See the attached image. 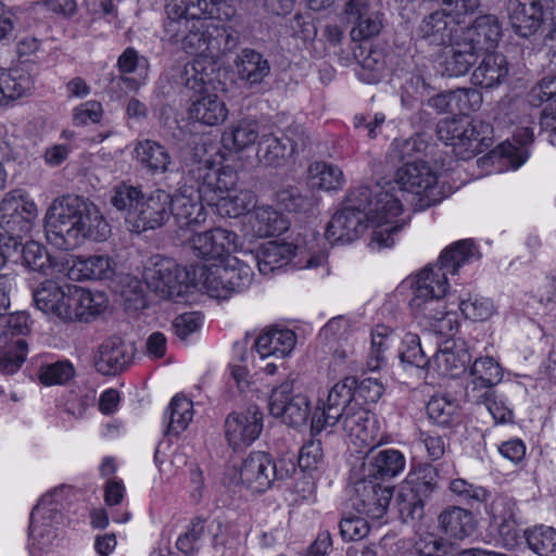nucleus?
<instances>
[{
	"label": "nucleus",
	"instance_id": "nucleus-7",
	"mask_svg": "<svg viewBox=\"0 0 556 556\" xmlns=\"http://www.w3.org/2000/svg\"><path fill=\"white\" fill-rule=\"evenodd\" d=\"M438 138L453 148L456 156L469 160L493 144V126L484 121L459 116L439 122Z\"/></svg>",
	"mask_w": 556,
	"mask_h": 556
},
{
	"label": "nucleus",
	"instance_id": "nucleus-12",
	"mask_svg": "<svg viewBox=\"0 0 556 556\" xmlns=\"http://www.w3.org/2000/svg\"><path fill=\"white\" fill-rule=\"evenodd\" d=\"M37 217L35 201L20 190L7 193L0 203V226L13 238L30 232Z\"/></svg>",
	"mask_w": 556,
	"mask_h": 556
},
{
	"label": "nucleus",
	"instance_id": "nucleus-64",
	"mask_svg": "<svg viewBox=\"0 0 556 556\" xmlns=\"http://www.w3.org/2000/svg\"><path fill=\"white\" fill-rule=\"evenodd\" d=\"M400 357L403 362L415 365L417 367H421L427 363L426 356L420 346V339L418 334L407 332L404 336L400 351Z\"/></svg>",
	"mask_w": 556,
	"mask_h": 556
},
{
	"label": "nucleus",
	"instance_id": "nucleus-59",
	"mask_svg": "<svg viewBox=\"0 0 556 556\" xmlns=\"http://www.w3.org/2000/svg\"><path fill=\"white\" fill-rule=\"evenodd\" d=\"M168 432L174 435L185 431L193 418V403L185 395H176L169 404Z\"/></svg>",
	"mask_w": 556,
	"mask_h": 556
},
{
	"label": "nucleus",
	"instance_id": "nucleus-14",
	"mask_svg": "<svg viewBox=\"0 0 556 556\" xmlns=\"http://www.w3.org/2000/svg\"><path fill=\"white\" fill-rule=\"evenodd\" d=\"M170 200L172 194L163 189L143 193L137 208L124 216L127 228L136 233L160 228L169 219Z\"/></svg>",
	"mask_w": 556,
	"mask_h": 556
},
{
	"label": "nucleus",
	"instance_id": "nucleus-41",
	"mask_svg": "<svg viewBox=\"0 0 556 556\" xmlns=\"http://www.w3.org/2000/svg\"><path fill=\"white\" fill-rule=\"evenodd\" d=\"M291 244L285 241H269L262 245L256 255L244 253L251 262L256 263L262 275H269L275 269L289 265Z\"/></svg>",
	"mask_w": 556,
	"mask_h": 556
},
{
	"label": "nucleus",
	"instance_id": "nucleus-1",
	"mask_svg": "<svg viewBox=\"0 0 556 556\" xmlns=\"http://www.w3.org/2000/svg\"><path fill=\"white\" fill-rule=\"evenodd\" d=\"M223 0H166L165 11L169 22L166 30L181 40L186 53L198 61L211 64L216 72V56L220 50L225 30L213 20H222Z\"/></svg>",
	"mask_w": 556,
	"mask_h": 556
},
{
	"label": "nucleus",
	"instance_id": "nucleus-26",
	"mask_svg": "<svg viewBox=\"0 0 556 556\" xmlns=\"http://www.w3.org/2000/svg\"><path fill=\"white\" fill-rule=\"evenodd\" d=\"M460 36L479 54L494 51L502 38V25L495 15H480L475 18L470 26L460 29Z\"/></svg>",
	"mask_w": 556,
	"mask_h": 556
},
{
	"label": "nucleus",
	"instance_id": "nucleus-32",
	"mask_svg": "<svg viewBox=\"0 0 556 556\" xmlns=\"http://www.w3.org/2000/svg\"><path fill=\"white\" fill-rule=\"evenodd\" d=\"M22 264L29 270L51 279H61L66 269L65 260L51 256L46 248L36 241H28L23 245Z\"/></svg>",
	"mask_w": 556,
	"mask_h": 556
},
{
	"label": "nucleus",
	"instance_id": "nucleus-39",
	"mask_svg": "<svg viewBox=\"0 0 556 556\" xmlns=\"http://www.w3.org/2000/svg\"><path fill=\"white\" fill-rule=\"evenodd\" d=\"M439 526L447 539L464 540L473 533L476 519L470 510L451 506L439 515Z\"/></svg>",
	"mask_w": 556,
	"mask_h": 556
},
{
	"label": "nucleus",
	"instance_id": "nucleus-10",
	"mask_svg": "<svg viewBox=\"0 0 556 556\" xmlns=\"http://www.w3.org/2000/svg\"><path fill=\"white\" fill-rule=\"evenodd\" d=\"M80 286L46 279L34 291V301L38 309L63 323H79V308L84 298L79 294Z\"/></svg>",
	"mask_w": 556,
	"mask_h": 556
},
{
	"label": "nucleus",
	"instance_id": "nucleus-8",
	"mask_svg": "<svg viewBox=\"0 0 556 556\" xmlns=\"http://www.w3.org/2000/svg\"><path fill=\"white\" fill-rule=\"evenodd\" d=\"M276 478L273 455L265 451H252L240 466L226 467L222 481L228 489L243 486L252 493H263L271 488Z\"/></svg>",
	"mask_w": 556,
	"mask_h": 556
},
{
	"label": "nucleus",
	"instance_id": "nucleus-13",
	"mask_svg": "<svg viewBox=\"0 0 556 556\" xmlns=\"http://www.w3.org/2000/svg\"><path fill=\"white\" fill-rule=\"evenodd\" d=\"M197 167L190 173L198 182L197 189L184 185L172 194L169 216L173 215L180 230L195 231L206 220L205 202L201 192V180L195 175Z\"/></svg>",
	"mask_w": 556,
	"mask_h": 556
},
{
	"label": "nucleus",
	"instance_id": "nucleus-45",
	"mask_svg": "<svg viewBox=\"0 0 556 556\" xmlns=\"http://www.w3.org/2000/svg\"><path fill=\"white\" fill-rule=\"evenodd\" d=\"M481 257L471 240H460L447 247L440 255L439 264L448 275H456L465 265L479 261Z\"/></svg>",
	"mask_w": 556,
	"mask_h": 556
},
{
	"label": "nucleus",
	"instance_id": "nucleus-52",
	"mask_svg": "<svg viewBox=\"0 0 556 556\" xmlns=\"http://www.w3.org/2000/svg\"><path fill=\"white\" fill-rule=\"evenodd\" d=\"M529 548L539 556H556V529L540 525L525 530Z\"/></svg>",
	"mask_w": 556,
	"mask_h": 556
},
{
	"label": "nucleus",
	"instance_id": "nucleus-9",
	"mask_svg": "<svg viewBox=\"0 0 556 556\" xmlns=\"http://www.w3.org/2000/svg\"><path fill=\"white\" fill-rule=\"evenodd\" d=\"M393 180L419 210L435 205L444 198L438 175L425 161L404 163L396 169Z\"/></svg>",
	"mask_w": 556,
	"mask_h": 556
},
{
	"label": "nucleus",
	"instance_id": "nucleus-60",
	"mask_svg": "<svg viewBox=\"0 0 556 556\" xmlns=\"http://www.w3.org/2000/svg\"><path fill=\"white\" fill-rule=\"evenodd\" d=\"M28 346L26 341L0 344V372L12 375L16 372L26 361Z\"/></svg>",
	"mask_w": 556,
	"mask_h": 556
},
{
	"label": "nucleus",
	"instance_id": "nucleus-43",
	"mask_svg": "<svg viewBox=\"0 0 556 556\" xmlns=\"http://www.w3.org/2000/svg\"><path fill=\"white\" fill-rule=\"evenodd\" d=\"M405 465L406 459L401 451L386 448L372 455L365 465V468L371 478L390 479L402 473Z\"/></svg>",
	"mask_w": 556,
	"mask_h": 556
},
{
	"label": "nucleus",
	"instance_id": "nucleus-51",
	"mask_svg": "<svg viewBox=\"0 0 556 556\" xmlns=\"http://www.w3.org/2000/svg\"><path fill=\"white\" fill-rule=\"evenodd\" d=\"M30 316L26 312L0 315V344L25 341V337L30 332Z\"/></svg>",
	"mask_w": 556,
	"mask_h": 556
},
{
	"label": "nucleus",
	"instance_id": "nucleus-17",
	"mask_svg": "<svg viewBox=\"0 0 556 556\" xmlns=\"http://www.w3.org/2000/svg\"><path fill=\"white\" fill-rule=\"evenodd\" d=\"M188 241L193 252L207 261L222 262L240 251L238 235L220 227L202 232L193 231Z\"/></svg>",
	"mask_w": 556,
	"mask_h": 556
},
{
	"label": "nucleus",
	"instance_id": "nucleus-62",
	"mask_svg": "<svg viewBox=\"0 0 556 556\" xmlns=\"http://www.w3.org/2000/svg\"><path fill=\"white\" fill-rule=\"evenodd\" d=\"M471 397L483 403L496 424L513 421V410L500 399L494 391H484L481 394H472Z\"/></svg>",
	"mask_w": 556,
	"mask_h": 556
},
{
	"label": "nucleus",
	"instance_id": "nucleus-61",
	"mask_svg": "<svg viewBox=\"0 0 556 556\" xmlns=\"http://www.w3.org/2000/svg\"><path fill=\"white\" fill-rule=\"evenodd\" d=\"M384 392L383 384L375 378H365L361 381L355 379L354 401L357 406H367L376 404Z\"/></svg>",
	"mask_w": 556,
	"mask_h": 556
},
{
	"label": "nucleus",
	"instance_id": "nucleus-23",
	"mask_svg": "<svg viewBox=\"0 0 556 556\" xmlns=\"http://www.w3.org/2000/svg\"><path fill=\"white\" fill-rule=\"evenodd\" d=\"M132 349L118 336L105 339L94 355V367L104 376H114L124 371L132 362Z\"/></svg>",
	"mask_w": 556,
	"mask_h": 556
},
{
	"label": "nucleus",
	"instance_id": "nucleus-58",
	"mask_svg": "<svg viewBox=\"0 0 556 556\" xmlns=\"http://www.w3.org/2000/svg\"><path fill=\"white\" fill-rule=\"evenodd\" d=\"M79 294L84 298L81 308H79V323H90L104 314L109 308L110 301L104 292L80 286Z\"/></svg>",
	"mask_w": 556,
	"mask_h": 556
},
{
	"label": "nucleus",
	"instance_id": "nucleus-57",
	"mask_svg": "<svg viewBox=\"0 0 556 556\" xmlns=\"http://www.w3.org/2000/svg\"><path fill=\"white\" fill-rule=\"evenodd\" d=\"M142 195L143 191L140 186L122 181L112 188L110 203L117 211L124 212L126 216L129 215L132 210L137 208Z\"/></svg>",
	"mask_w": 556,
	"mask_h": 556
},
{
	"label": "nucleus",
	"instance_id": "nucleus-44",
	"mask_svg": "<svg viewBox=\"0 0 556 556\" xmlns=\"http://www.w3.org/2000/svg\"><path fill=\"white\" fill-rule=\"evenodd\" d=\"M470 389L468 395L481 394L480 392L493 391L492 387L502 380V368L492 357L477 358L470 368Z\"/></svg>",
	"mask_w": 556,
	"mask_h": 556
},
{
	"label": "nucleus",
	"instance_id": "nucleus-22",
	"mask_svg": "<svg viewBox=\"0 0 556 556\" xmlns=\"http://www.w3.org/2000/svg\"><path fill=\"white\" fill-rule=\"evenodd\" d=\"M393 489L381 486L371 481H363L356 486V495L352 500L353 508L362 516L371 520H380L387 514Z\"/></svg>",
	"mask_w": 556,
	"mask_h": 556
},
{
	"label": "nucleus",
	"instance_id": "nucleus-37",
	"mask_svg": "<svg viewBox=\"0 0 556 556\" xmlns=\"http://www.w3.org/2000/svg\"><path fill=\"white\" fill-rule=\"evenodd\" d=\"M470 359L471 356L465 348V343H457L455 340H445L434 355L438 369L443 375L454 378L465 372Z\"/></svg>",
	"mask_w": 556,
	"mask_h": 556
},
{
	"label": "nucleus",
	"instance_id": "nucleus-4",
	"mask_svg": "<svg viewBox=\"0 0 556 556\" xmlns=\"http://www.w3.org/2000/svg\"><path fill=\"white\" fill-rule=\"evenodd\" d=\"M354 387L355 378L345 377L330 389L325 404L329 410L340 413L343 429L356 447L374 448L388 443L376 416L369 408L356 405Z\"/></svg>",
	"mask_w": 556,
	"mask_h": 556
},
{
	"label": "nucleus",
	"instance_id": "nucleus-30",
	"mask_svg": "<svg viewBox=\"0 0 556 556\" xmlns=\"http://www.w3.org/2000/svg\"><path fill=\"white\" fill-rule=\"evenodd\" d=\"M134 159L140 167L152 176L172 170L173 157L168 149L156 140L144 139L136 142Z\"/></svg>",
	"mask_w": 556,
	"mask_h": 556
},
{
	"label": "nucleus",
	"instance_id": "nucleus-5",
	"mask_svg": "<svg viewBox=\"0 0 556 556\" xmlns=\"http://www.w3.org/2000/svg\"><path fill=\"white\" fill-rule=\"evenodd\" d=\"M355 192L366 191L365 200H361L359 208L367 227L372 228L370 244L377 248H390L393 245V235L405 224L404 206L401 200L389 189L375 186L352 188Z\"/></svg>",
	"mask_w": 556,
	"mask_h": 556
},
{
	"label": "nucleus",
	"instance_id": "nucleus-38",
	"mask_svg": "<svg viewBox=\"0 0 556 556\" xmlns=\"http://www.w3.org/2000/svg\"><path fill=\"white\" fill-rule=\"evenodd\" d=\"M239 80L248 87L260 85L269 74L268 61L253 49H243L235 61Z\"/></svg>",
	"mask_w": 556,
	"mask_h": 556
},
{
	"label": "nucleus",
	"instance_id": "nucleus-20",
	"mask_svg": "<svg viewBox=\"0 0 556 556\" xmlns=\"http://www.w3.org/2000/svg\"><path fill=\"white\" fill-rule=\"evenodd\" d=\"M478 55V51L460 36L441 49L434 63L442 75L462 76L476 63Z\"/></svg>",
	"mask_w": 556,
	"mask_h": 556
},
{
	"label": "nucleus",
	"instance_id": "nucleus-16",
	"mask_svg": "<svg viewBox=\"0 0 556 556\" xmlns=\"http://www.w3.org/2000/svg\"><path fill=\"white\" fill-rule=\"evenodd\" d=\"M293 384L285 381L276 387L269 396V413L290 426L304 425L311 412L309 401L306 395L293 394Z\"/></svg>",
	"mask_w": 556,
	"mask_h": 556
},
{
	"label": "nucleus",
	"instance_id": "nucleus-47",
	"mask_svg": "<svg viewBox=\"0 0 556 556\" xmlns=\"http://www.w3.org/2000/svg\"><path fill=\"white\" fill-rule=\"evenodd\" d=\"M249 225L254 236L264 238L280 235L288 229V222L268 205L255 207L249 217Z\"/></svg>",
	"mask_w": 556,
	"mask_h": 556
},
{
	"label": "nucleus",
	"instance_id": "nucleus-18",
	"mask_svg": "<svg viewBox=\"0 0 556 556\" xmlns=\"http://www.w3.org/2000/svg\"><path fill=\"white\" fill-rule=\"evenodd\" d=\"M143 278L149 288L162 298H173L180 293L186 275L175 260L154 256L144 268Z\"/></svg>",
	"mask_w": 556,
	"mask_h": 556
},
{
	"label": "nucleus",
	"instance_id": "nucleus-31",
	"mask_svg": "<svg viewBox=\"0 0 556 556\" xmlns=\"http://www.w3.org/2000/svg\"><path fill=\"white\" fill-rule=\"evenodd\" d=\"M344 11L346 15L356 18V24L351 29L353 41L367 40L380 34L383 27L382 14L369 12L367 0H349Z\"/></svg>",
	"mask_w": 556,
	"mask_h": 556
},
{
	"label": "nucleus",
	"instance_id": "nucleus-46",
	"mask_svg": "<svg viewBox=\"0 0 556 556\" xmlns=\"http://www.w3.org/2000/svg\"><path fill=\"white\" fill-rule=\"evenodd\" d=\"M34 88L30 73L23 67L0 70V103L28 94Z\"/></svg>",
	"mask_w": 556,
	"mask_h": 556
},
{
	"label": "nucleus",
	"instance_id": "nucleus-24",
	"mask_svg": "<svg viewBox=\"0 0 556 556\" xmlns=\"http://www.w3.org/2000/svg\"><path fill=\"white\" fill-rule=\"evenodd\" d=\"M459 20L445 10H437L427 15L418 27V36L429 45L445 47L460 37Z\"/></svg>",
	"mask_w": 556,
	"mask_h": 556
},
{
	"label": "nucleus",
	"instance_id": "nucleus-25",
	"mask_svg": "<svg viewBox=\"0 0 556 556\" xmlns=\"http://www.w3.org/2000/svg\"><path fill=\"white\" fill-rule=\"evenodd\" d=\"M508 18L517 36L521 38L534 36L544 23L542 0H509Z\"/></svg>",
	"mask_w": 556,
	"mask_h": 556
},
{
	"label": "nucleus",
	"instance_id": "nucleus-36",
	"mask_svg": "<svg viewBox=\"0 0 556 556\" xmlns=\"http://www.w3.org/2000/svg\"><path fill=\"white\" fill-rule=\"evenodd\" d=\"M428 326L438 334L452 338L459 328L458 315L448 309L445 300H427L422 307Z\"/></svg>",
	"mask_w": 556,
	"mask_h": 556
},
{
	"label": "nucleus",
	"instance_id": "nucleus-40",
	"mask_svg": "<svg viewBox=\"0 0 556 556\" xmlns=\"http://www.w3.org/2000/svg\"><path fill=\"white\" fill-rule=\"evenodd\" d=\"M493 510L504 545L508 548L515 547L519 543L521 532L516 521V501L513 498H500L494 502Z\"/></svg>",
	"mask_w": 556,
	"mask_h": 556
},
{
	"label": "nucleus",
	"instance_id": "nucleus-55",
	"mask_svg": "<svg viewBox=\"0 0 556 556\" xmlns=\"http://www.w3.org/2000/svg\"><path fill=\"white\" fill-rule=\"evenodd\" d=\"M446 102L451 106V112L458 111L462 116L477 111L482 103V94L476 89H458L441 94L435 102Z\"/></svg>",
	"mask_w": 556,
	"mask_h": 556
},
{
	"label": "nucleus",
	"instance_id": "nucleus-15",
	"mask_svg": "<svg viewBox=\"0 0 556 556\" xmlns=\"http://www.w3.org/2000/svg\"><path fill=\"white\" fill-rule=\"evenodd\" d=\"M264 415L255 406L230 413L224 422V435L233 451H244L262 434Z\"/></svg>",
	"mask_w": 556,
	"mask_h": 556
},
{
	"label": "nucleus",
	"instance_id": "nucleus-56",
	"mask_svg": "<svg viewBox=\"0 0 556 556\" xmlns=\"http://www.w3.org/2000/svg\"><path fill=\"white\" fill-rule=\"evenodd\" d=\"M429 418L439 426H451L459 417L457 401L444 395H434L427 404Z\"/></svg>",
	"mask_w": 556,
	"mask_h": 556
},
{
	"label": "nucleus",
	"instance_id": "nucleus-19",
	"mask_svg": "<svg viewBox=\"0 0 556 556\" xmlns=\"http://www.w3.org/2000/svg\"><path fill=\"white\" fill-rule=\"evenodd\" d=\"M264 127L254 117H243L227 126L220 136L222 160H228L255 144L264 135Z\"/></svg>",
	"mask_w": 556,
	"mask_h": 556
},
{
	"label": "nucleus",
	"instance_id": "nucleus-28",
	"mask_svg": "<svg viewBox=\"0 0 556 556\" xmlns=\"http://www.w3.org/2000/svg\"><path fill=\"white\" fill-rule=\"evenodd\" d=\"M296 345L294 331L282 327H267L261 331L254 342V350L261 358L270 356L283 358L291 354Z\"/></svg>",
	"mask_w": 556,
	"mask_h": 556
},
{
	"label": "nucleus",
	"instance_id": "nucleus-50",
	"mask_svg": "<svg viewBox=\"0 0 556 556\" xmlns=\"http://www.w3.org/2000/svg\"><path fill=\"white\" fill-rule=\"evenodd\" d=\"M308 180L312 187L325 191L339 190L345 182L341 168L326 162H314L309 165Z\"/></svg>",
	"mask_w": 556,
	"mask_h": 556
},
{
	"label": "nucleus",
	"instance_id": "nucleus-54",
	"mask_svg": "<svg viewBox=\"0 0 556 556\" xmlns=\"http://www.w3.org/2000/svg\"><path fill=\"white\" fill-rule=\"evenodd\" d=\"M75 367L68 359L43 363L38 370V380L47 387L63 386L75 376Z\"/></svg>",
	"mask_w": 556,
	"mask_h": 556
},
{
	"label": "nucleus",
	"instance_id": "nucleus-49",
	"mask_svg": "<svg viewBox=\"0 0 556 556\" xmlns=\"http://www.w3.org/2000/svg\"><path fill=\"white\" fill-rule=\"evenodd\" d=\"M291 244L289 265L294 269L316 268L325 262V254L320 251L317 240L296 238Z\"/></svg>",
	"mask_w": 556,
	"mask_h": 556
},
{
	"label": "nucleus",
	"instance_id": "nucleus-35",
	"mask_svg": "<svg viewBox=\"0 0 556 556\" xmlns=\"http://www.w3.org/2000/svg\"><path fill=\"white\" fill-rule=\"evenodd\" d=\"M447 275L440 264L424 268L415 282V305H420L417 303L419 299L444 300L443 296L448 288Z\"/></svg>",
	"mask_w": 556,
	"mask_h": 556
},
{
	"label": "nucleus",
	"instance_id": "nucleus-6",
	"mask_svg": "<svg viewBox=\"0 0 556 556\" xmlns=\"http://www.w3.org/2000/svg\"><path fill=\"white\" fill-rule=\"evenodd\" d=\"M184 80L192 91L188 114L191 119L206 126L223 124L228 117V108L218 94L219 81L211 64L198 61L185 65Z\"/></svg>",
	"mask_w": 556,
	"mask_h": 556
},
{
	"label": "nucleus",
	"instance_id": "nucleus-11",
	"mask_svg": "<svg viewBox=\"0 0 556 556\" xmlns=\"http://www.w3.org/2000/svg\"><path fill=\"white\" fill-rule=\"evenodd\" d=\"M366 191L348 192L344 206L339 210L327 225L325 236L332 243H349L357 239L368 228L359 208Z\"/></svg>",
	"mask_w": 556,
	"mask_h": 556
},
{
	"label": "nucleus",
	"instance_id": "nucleus-21",
	"mask_svg": "<svg viewBox=\"0 0 556 556\" xmlns=\"http://www.w3.org/2000/svg\"><path fill=\"white\" fill-rule=\"evenodd\" d=\"M65 274L71 280H108L113 278L116 262L108 254L75 256L65 261Z\"/></svg>",
	"mask_w": 556,
	"mask_h": 556
},
{
	"label": "nucleus",
	"instance_id": "nucleus-63",
	"mask_svg": "<svg viewBox=\"0 0 556 556\" xmlns=\"http://www.w3.org/2000/svg\"><path fill=\"white\" fill-rule=\"evenodd\" d=\"M299 467L303 471L313 472L324 464V451L320 441L311 440L300 450Z\"/></svg>",
	"mask_w": 556,
	"mask_h": 556
},
{
	"label": "nucleus",
	"instance_id": "nucleus-3",
	"mask_svg": "<svg viewBox=\"0 0 556 556\" xmlns=\"http://www.w3.org/2000/svg\"><path fill=\"white\" fill-rule=\"evenodd\" d=\"M201 180L205 204L219 216L237 218L255 207L256 197L247 189H238V174L230 166L215 168L213 162H199L195 172Z\"/></svg>",
	"mask_w": 556,
	"mask_h": 556
},
{
	"label": "nucleus",
	"instance_id": "nucleus-53",
	"mask_svg": "<svg viewBox=\"0 0 556 556\" xmlns=\"http://www.w3.org/2000/svg\"><path fill=\"white\" fill-rule=\"evenodd\" d=\"M457 306L463 316L471 321H484L495 313V305L489 298L468 293L458 300Z\"/></svg>",
	"mask_w": 556,
	"mask_h": 556
},
{
	"label": "nucleus",
	"instance_id": "nucleus-2",
	"mask_svg": "<svg viewBox=\"0 0 556 556\" xmlns=\"http://www.w3.org/2000/svg\"><path fill=\"white\" fill-rule=\"evenodd\" d=\"M47 240L61 250H70L86 240L105 241L111 226L101 210L84 197L67 194L53 200L45 217Z\"/></svg>",
	"mask_w": 556,
	"mask_h": 556
},
{
	"label": "nucleus",
	"instance_id": "nucleus-48",
	"mask_svg": "<svg viewBox=\"0 0 556 556\" xmlns=\"http://www.w3.org/2000/svg\"><path fill=\"white\" fill-rule=\"evenodd\" d=\"M394 342V331L384 324L376 325L370 332V346L365 361L369 371L379 370L386 364L384 353Z\"/></svg>",
	"mask_w": 556,
	"mask_h": 556
},
{
	"label": "nucleus",
	"instance_id": "nucleus-29",
	"mask_svg": "<svg viewBox=\"0 0 556 556\" xmlns=\"http://www.w3.org/2000/svg\"><path fill=\"white\" fill-rule=\"evenodd\" d=\"M534 138L533 129L530 126L517 128L511 137L500 143L491 151L490 157L517 169L528 159L527 146L532 143Z\"/></svg>",
	"mask_w": 556,
	"mask_h": 556
},
{
	"label": "nucleus",
	"instance_id": "nucleus-33",
	"mask_svg": "<svg viewBox=\"0 0 556 556\" xmlns=\"http://www.w3.org/2000/svg\"><path fill=\"white\" fill-rule=\"evenodd\" d=\"M300 143L289 137L286 142L275 136L264 134L258 142L257 160L265 167L278 168L288 162L299 148ZM301 146H305V141L301 140Z\"/></svg>",
	"mask_w": 556,
	"mask_h": 556
},
{
	"label": "nucleus",
	"instance_id": "nucleus-27",
	"mask_svg": "<svg viewBox=\"0 0 556 556\" xmlns=\"http://www.w3.org/2000/svg\"><path fill=\"white\" fill-rule=\"evenodd\" d=\"M231 271L219 269L215 264L203 270L201 283L208 296L219 300H226L236 292H241L249 288L250 271L247 267L241 269L238 280L227 282L226 278L231 277Z\"/></svg>",
	"mask_w": 556,
	"mask_h": 556
},
{
	"label": "nucleus",
	"instance_id": "nucleus-34",
	"mask_svg": "<svg viewBox=\"0 0 556 556\" xmlns=\"http://www.w3.org/2000/svg\"><path fill=\"white\" fill-rule=\"evenodd\" d=\"M479 65L475 68L471 81L481 88H494L506 81L509 65L504 54L495 51L484 52Z\"/></svg>",
	"mask_w": 556,
	"mask_h": 556
},
{
	"label": "nucleus",
	"instance_id": "nucleus-42",
	"mask_svg": "<svg viewBox=\"0 0 556 556\" xmlns=\"http://www.w3.org/2000/svg\"><path fill=\"white\" fill-rule=\"evenodd\" d=\"M532 105L539 106L543 102L552 101L541 113V125L545 128H556V75L546 76L535 84L528 94Z\"/></svg>",
	"mask_w": 556,
	"mask_h": 556
}]
</instances>
